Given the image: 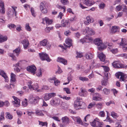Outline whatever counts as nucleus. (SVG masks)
I'll return each instance as SVG.
<instances>
[{"label": "nucleus", "instance_id": "nucleus-1", "mask_svg": "<svg viewBox=\"0 0 127 127\" xmlns=\"http://www.w3.org/2000/svg\"><path fill=\"white\" fill-rule=\"evenodd\" d=\"M81 99H79L77 98L74 103V106L76 110L79 109H85L86 107V105L84 102L81 101Z\"/></svg>", "mask_w": 127, "mask_h": 127}, {"label": "nucleus", "instance_id": "nucleus-2", "mask_svg": "<svg viewBox=\"0 0 127 127\" xmlns=\"http://www.w3.org/2000/svg\"><path fill=\"white\" fill-rule=\"evenodd\" d=\"M94 43L97 45L98 50L99 51H102L106 48V46L103 43L102 41L99 38L96 39L94 41Z\"/></svg>", "mask_w": 127, "mask_h": 127}, {"label": "nucleus", "instance_id": "nucleus-3", "mask_svg": "<svg viewBox=\"0 0 127 127\" xmlns=\"http://www.w3.org/2000/svg\"><path fill=\"white\" fill-rule=\"evenodd\" d=\"M20 48L18 47L13 50V53H9V56L12 58V60H16V58L15 55L18 56L20 53Z\"/></svg>", "mask_w": 127, "mask_h": 127}, {"label": "nucleus", "instance_id": "nucleus-4", "mask_svg": "<svg viewBox=\"0 0 127 127\" xmlns=\"http://www.w3.org/2000/svg\"><path fill=\"white\" fill-rule=\"evenodd\" d=\"M113 66L114 67L117 68H124L125 66L124 64H121L119 61H115L112 64ZM125 68L127 67V65H126Z\"/></svg>", "mask_w": 127, "mask_h": 127}, {"label": "nucleus", "instance_id": "nucleus-5", "mask_svg": "<svg viewBox=\"0 0 127 127\" xmlns=\"http://www.w3.org/2000/svg\"><path fill=\"white\" fill-rule=\"evenodd\" d=\"M40 59L42 61L46 60L50 62L51 60L50 58L48 55L45 53H42L39 54Z\"/></svg>", "mask_w": 127, "mask_h": 127}, {"label": "nucleus", "instance_id": "nucleus-6", "mask_svg": "<svg viewBox=\"0 0 127 127\" xmlns=\"http://www.w3.org/2000/svg\"><path fill=\"white\" fill-rule=\"evenodd\" d=\"M116 77L118 78H119L120 76V81H123L125 82L126 81V75L124 73L121 72H119L115 74Z\"/></svg>", "mask_w": 127, "mask_h": 127}, {"label": "nucleus", "instance_id": "nucleus-7", "mask_svg": "<svg viewBox=\"0 0 127 127\" xmlns=\"http://www.w3.org/2000/svg\"><path fill=\"white\" fill-rule=\"evenodd\" d=\"M41 45L45 46L48 49H50L51 47V44L47 39H45L40 42Z\"/></svg>", "mask_w": 127, "mask_h": 127}, {"label": "nucleus", "instance_id": "nucleus-8", "mask_svg": "<svg viewBox=\"0 0 127 127\" xmlns=\"http://www.w3.org/2000/svg\"><path fill=\"white\" fill-rule=\"evenodd\" d=\"M27 70L29 72H30L32 73L33 75H34L36 72V68L35 65H33L27 67Z\"/></svg>", "mask_w": 127, "mask_h": 127}, {"label": "nucleus", "instance_id": "nucleus-9", "mask_svg": "<svg viewBox=\"0 0 127 127\" xmlns=\"http://www.w3.org/2000/svg\"><path fill=\"white\" fill-rule=\"evenodd\" d=\"M61 102L60 100L58 98H55L51 101V104L53 106H57L60 104Z\"/></svg>", "mask_w": 127, "mask_h": 127}, {"label": "nucleus", "instance_id": "nucleus-10", "mask_svg": "<svg viewBox=\"0 0 127 127\" xmlns=\"http://www.w3.org/2000/svg\"><path fill=\"white\" fill-rule=\"evenodd\" d=\"M47 6H46L45 4L43 2L40 3V8L42 13L45 14L47 12Z\"/></svg>", "mask_w": 127, "mask_h": 127}, {"label": "nucleus", "instance_id": "nucleus-11", "mask_svg": "<svg viewBox=\"0 0 127 127\" xmlns=\"http://www.w3.org/2000/svg\"><path fill=\"white\" fill-rule=\"evenodd\" d=\"M72 41L71 39L68 38L66 39L65 41V43L68 45H66L65 43L64 44V46L66 48H69L72 45Z\"/></svg>", "mask_w": 127, "mask_h": 127}, {"label": "nucleus", "instance_id": "nucleus-12", "mask_svg": "<svg viewBox=\"0 0 127 127\" xmlns=\"http://www.w3.org/2000/svg\"><path fill=\"white\" fill-rule=\"evenodd\" d=\"M13 97L14 100L12 101V102L14 106L16 107L19 106L20 105V100L14 96Z\"/></svg>", "mask_w": 127, "mask_h": 127}, {"label": "nucleus", "instance_id": "nucleus-13", "mask_svg": "<svg viewBox=\"0 0 127 127\" xmlns=\"http://www.w3.org/2000/svg\"><path fill=\"white\" fill-rule=\"evenodd\" d=\"M38 97H33L32 95H31L29 98L30 101L32 103L36 102L39 99Z\"/></svg>", "mask_w": 127, "mask_h": 127}, {"label": "nucleus", "instance_id": "nucleus-14", "mask_svg": "<svg viewBox=\"0 0 127 127\" xmlns=\"http://www.w3.org/2000/svg\"><path fill=\"white\" fill-rule=\"evenodd\" d=\"M86 19V21L84 22V23L87 25L92 23L94 21V19L90 16L87 17Z\"/></svg>", "mask_w": 127, "mask_h": 127}, {"label": "nucleus", "instance_id": "nucleus-15", "mask_svg": "<svg viewBox=\"0 0 127 127\" xmlns=\"http://www.w3.org/2000/svg\"><path fill=\"white\" fill-rule=\"evenodd\" d=\"M97 56L100 61L102 62L104 61L105 56L103 53L102 52H98L97 54Z\"/></svg>", "mask_w": 127, "mask_h": 127}, {"label": "nucleus", "instance_id": "nucleus-16", "mask_svg": "<svg viewBox=\"0 0 127 127\" xmlns=\"http://www.w3.org/2000/svg\"><path fill=\"white\" fill-rule=\"evenodd\" d=\"M61 23L62 26L64 27H67L70 25L69 21L65 20H62Z\"/></svg>", "mask_w": 127, "mask_h": 127}, {"label": "nucleus", "instance_id": "nucleus-17", "mask_svg": "<svg viewBox=\"0 0 127 127\" xmlns=\"http://www.w3.org/2000/svg\"><path fill=\"white\" fill-rule=\"evenodd\" d=\"M84 31L86 33H88L89 35H92L95 33L92 29L89 27L86 28Z\"/></svg>", "mask_w": 127, "mask_h": 127}, {"label": "nucleus", "instance_id": "nucleus-18", "mask_svg": "<svg viewBox=\"0 0 127 127\" xmlns=\"http://www.w3.org/2000/svg\"><path fill=\"white\" fill-rule=\"evenodd\" d=\"M4 4L2 1L0 0V12L2 14L5 13Z\"/></svg>", "mask_w": 127, "mask_h": 127}, {"label": "nucleus", "instance_id": "nucleus-19", "mask_svg": "<svg viewBox=\"0 0 127 127\" xmlns=\"http://www.w3.org/2000/svg\"><path fill=\"white\" fill-rule=\"evenodd\" d=\"M87 93L86 90L82 88L81 89V91L79 93V95L81 96H85L87 95Z\"/></svg>", "mask_w": 127, "mask_h": 127}, {"label": "nucleus", "instance_id": "nucleus-20", "mask_svg": "<svg viewBox=\"0 0 127 127\" xmlns=\"http://www.w3.org/2000/svg\"><path fill=\"white\" fill-rule=\"evenodd\" d=\"M120 27L116 26H113L111 29V32L113 33L118 32L119 31Z\"/></svg>", "mask_w": 127, "mask_h": 127}, {"label": "nucleus", "instance_id": "nucleus-21", "mask_svg": "<svg viewBox=\"0 0 127 127\" xmlns=\"http://www.w3.org/2000/svg\"><path fill=\"white\" fill-rule=\"evenodd\" d=\"M22 43L25 49H26L29 44V42L27 39H24L22 42Z\"/></svg>", "mask_w": 127, "mask_h": 127}, {"label": "nucleus", "instance_id": "nucleus-22", "mask_svg": "<svg viewBox=\"0 0 127 127\" xmlns=\"http://www.w3.org/2000/svg\"><path fill=\"white\" fill-rule=\"evenodd\" d=\"M0 75H1L4 78L6 81L7 82L8 80V78L6 73L3 70H1L0 71Z\"/></svg>", "mask_w": 127, "mask_h": 127}, {"label": "nucleus", "instance_id": "nucleus-23", "mask_svg": "<svg viewBox=\"0 0 127 127\" xmlns=\"http://www.w3.org/2000/svg\"><path fill=\"white\" fill-rule=\"evenodd\" d=\"M57 61L61 63L64 65H66L67 63V61L62 58H58Z\"/></svg>", "mask_w": 127, "mask_h": 127}, {"label": "nucleus", "instance_id": "nucleus-24", "mask_svg": "<svg viewBox=\"0 0 127 127\" xmlns=\"http://www.w3.org/2000/svg\"><path fill=\"white\" fill-rule=\"evenodd\" d=\"M83 3L84 4L89 6H91L94 4V2L90 1L89 0H83Z\"/></svg>", "mask_w": 127, "mask_h": 127}, {"label": "nucleus", "instance_id": "nucleus-25", "mask_svg": "<svg viewBox=\"0 0 127 127\" xmlns=\"http://www.w3.org/2000/svg\"><path fill=\"white\" fill-rule=\"evenodd\" d=\"M7 39V37L6 36H3L0 34V43H2L5 41Z\"/></svg>", "mask_w": 127, "mask_h": 127}, {"label": "nucleus", "instance_id": "nucleus-26", "mask_svg": "<svg viewBox=\"0 0 127 127\" xmlns=\"http://www.w3.org/2000/svg\"><path fill=\"white\" fill-rule=\"evenodd\" d=\"M93 55L92 54L87 53H86L85 55V56L86 58L88 59H91L93 58Z\"/></svg>", "mask_w": 127, "mask_h": 127}, {"label": "nucleus", "instance_id": "nucleus-27", "mask_svg": "<svg viewBox=\"0 0 127 127\" xmlns=\"http://www.w3.org/2000/svg\"><path fill=\"white\" fill-rule=\"evenodd\" d=\"M63 123L67 124L69 123V118L66 116H65L62 118Z\"/></svg>", "mask_w": 127, "mask_h": 127}, {"label": "nucleus", "instance_id": "nucleus-28", "mask_svg": "<svg viewBox=\"0 0 127 127\" xmlns=\"http://www.w3.org/2000/svg\"><path fill=\"white\" fill-rule=\"evenodd\" d=\"M15 76L16 75L13 73H11L10 81L11 82H14L15 81Z\"/></svg>", "mask_w": 127, "mask_h": 127}, {"label": "nucleus", "instance_id": "nucleus-29", "mask_svg": "<svg viewBox=\"0 0 127 127\" xmlns=\"http://www.w3.org/2000/svg\"><path fill=\"white\" fill-rule=\"evenodd\" d=\"M45 20L47 25L51 24L53 22V21L52 20H49L48 18L46 17L45 18Z\"/></svg>", "mask_w": 127, "mask_h": 127}, {"label": "nucleus", "instance_id": "nucleus-30", "mask_svg": "<svg viewBox=\"0 0 127 127\" xmlns=\"http://www.w3.org/2000/svg\"><path fill=\"white\" fill-rule=\"evenodd\" d=\"M97 123H98V121L95 119L90 124L93 127H96Z\"/></svg>", "mask_w": 127, "mask_h": 127}, {"label": "nucleus", "instance_id": "nucleus-31", "mask_svg": "<svg viewBox=\"0 0 127 127\" xmlns=\"http://www.w3.org/2000/svg\"><path fill=\"white\" fill-rule=\"evenodd\" d=\"M51 96L50 95V94H46L45 95L44 97V99L45 100H49L51 98Z\"/></svg>", "mask_w": 127, "mask_h": 127}, {"label": "nucleus", "instance_id": "nucleus-32", "mask_svg": "<svg viewBox=\"0 0 127 127\" xmlns=\"http://www.w3.org/2000/svg\"><path fill=\"white\" fill-rule=\"evenodd\" d=\"M124 4H122L121 5H119L117 6L116 7V9L117 11H121L123 7H124Z\"/></svg>", "mask_w": 127, "mask_h": 127}, {"label": "nucleus", "instance_id": "nucleus-33", "mask_svg": "<svg viewBox=\"0 0 127 127\" xmlns=\"http://www.w3.org/2000/svg\"><path fill=\"white\" fill-rule=\"evenodd\" d=\"M5 114L6 115V118L10 119H11L13 118L12 116L10 115V113L9 112H6V113Z\"/></svg>", "mask_w": 127, "mask_h": 127}, {"label": "nucleus", "instance_id": "nucleus-34", "mask_svg": "<svg viewBox=\"0 0 127 127\" xmlns=\"http://www.w3.org/2000/svg\"><path fill=\"white\" fill-rule=\"evenodd\" d=\"M108 78H104L103 80L101 82V84L103 86H106L107 85V81Z\"/></svg>", "mask_w": 127, "mask_h": 127}, {"label": "nucleus", "instance_id": "nucleus-35", "mask_svg": "<svg viewBox=\"0 0 127 127\" xmlns=\"http://www.w3.org/2000/svg\"><path fill=\"white\" fill-rule=\"evenodd\" d=\"M12 7L13 9V10L12 11L13 12L12 16H13V15L14 14L15 16H16L17 15L16 14L17 12L16 10V9L17 8V7H16L12 6Z\"/></svg>", "mask_w": 127, "mask_h": 127}, {"label": "nucleus", "instance_id": "nucleus-36", "mask_svg": "<svg viewBox=\"0 0 127 127\" xmlns=\"http://www.w3.org/2000/svg\"><path fill=\"white\" fill-rule=\"evenodd\" d=\"M76 120L77 123L80 124H81L82 125H83L84 124L82 123V121L81 120L80 118L79 117H77L76 118Z\"/></svg>", "mask_w": 127, "mask_h": 127}, {"label": "nucleus", "instance_id": "nucleus-37", "mask_svg": "<svg viewBox=\"0 0 127 127\" xmlns=\"http://www.w3.org/2000/svg\"><path fill=\"white\" fill-rule=\"evenodd\" d=\"M110 90L106 88H104L103 90L104 94L106 95L109 94L110 93Z\"/></svg>", "mask_w": 127, "mask_h": 127}, {"label": "nucleus", "instance_id": "nucleus-38", "mask_svg": "<svg viewBox=\"0 0 127 127\" xmlns=\"http://www.w3.org/2000/svg\"><path fill=\"white\" fill-rule=\"evenodd\" d=\"M76 54L77 55V56H76V58H80L83 56V55L81 52H77Z\"/></svg>", "mask_w": 127, "mask_h": 127}, {"label": "nucleus", "instance_id": "nucleus-39", "mask_svg": "<svg viewBox=\"0 0 127 127\" xmlns=\"http://www.w3.org/2000/svg\"><path fill=\"white\" fill-rule=\"evenodd\" d=\"M22 105L24 106H26L28 105V102H27V99L25 98V100L23 101L22 103Z\"/></svg>", "mask_w": 127, "mask_h": 127}, {"label": "nucleus", "instance_id": "nucleus-40", "mask_svg": "<svg viewBox=\"0 0 127 127\" xmlns=\"http://www.w3.org/2000/svg\"><path fill=\"white\" fill-rule=\"evenodd\" d=\"M36 85L37 86L36 88H35V89H34V90H35L36 91V92H43V89H38V87L37 85V84H36Z\"/></svg>", "mask_w": 127, "mask_h": 127}, {"label": "nucleus", "instance_id": "nucleus-41", "mask_svg": "<svg viewBox=\"0 0 127 127\" xmlns=\"http://www.w3.org/2000/svg\"><path fill=\"white\" fill-rule=\"evenodd\" d=\"M39 122V124L41 125L42 126H46L47 127V122H43L42 121H38Z\"/></svg>", "mask_w": 127, "mask_h": 127}, {"label": "nucleus", "instance_id": "nucleus-42", "mask_svg": "<svg viewBox=\"0 0 127 127\" xmlns=\"http://www.w3.org/2000/svg\"><path fill=\"white\" fill-rule=\"evenodd\" d=\"M125 40L126 39H124V40L123 38H122L121 39V41L120 43V45L121 46H124V45L127 46V43H125Z\"/></svg>", "mask_w": 127, "mask_h": 127}, {"label": "nucleus", "instance_id": "nucleus-43", "mask_svg": "<svg viewBox=\"0 0 127 127\" xmlns=\"http://www.w3.org/2000/svg\"><path fill=\"white\" fill-rule=\"evenodd\" d=\"M96 104L95 102H93L91 103L88 106V108H90L93 107Z\"/></svg>", "mask_w": 127, "mask_h": 127}, {"label": "nucleus", "instance_id": "nucleus-44", "mask_svg": "<svg viewBox=\"0 0 127 127\" xmlns=\"http://www.w3.org/2000/svg\"><path fill=\"white\" fill-rule=\"evenodd\" d=\"M111 114L112 116L114 118H116L118 117L117 114L113 111L111 112Z\"/></svg>", "mask_w": 127, "mask_h": 127}, {"label": "nucleus", "instance_id": "nucleus-45", "mask_svg": "<svg viewBox=\"0 0 127 127\" xmlns=\"http://www.w3.org/2000/svg\"><path fill=\"white\" fill-rule=\"evenodd\" d=\"M99 6L100 9H102L104 8L105 4L103 2H102L99 4Z\"/></svg>", "mask_w": 127, "mask_h": 127}, {"label": "nucleus", "instance_id": "nucleus-46", "mask_svg": "<svg viewBox=\"0 0 127 127\" xmlns=\"http://www.w3.org/2000/svg\"><path fill=\"white\" fill-rule=\"evenodd\" d=\"M61 2L64 5H66L69 2L67 0H61Z\"/></svg>", "mask_w": 127, "mask_h": 127}, {"label": "nucleus", "instance_id": "nucleus-47", "mask_svg": "<svg viewBox=\"0 0 127 127\" xmlns=\"http://www.w3.org/2000/svg\"><path fill=\"white\" fill-rule=\"evenodd\" d=\"M63 90L66 92L67 94H68L70 93V92L69 88H65L63 89Z\"/></svg>", "mask_w": 127, "mask_h": 127}, {"label": "nucleus", "instance_id": "nucleus-48", "mask_svg": "<svg viewBox=\"0 0 127 127\" xmlns=\"http://www.w3.org/2000/svg\"><path fill=\"white\" fill-rule=\"evenodd\" d=\"M7 26L10 29H11L12 28H14L16 27V26L15 25L13 24H8Z\"/></svg>", "mask_w": 127, "mask_h": 127}, {"label": "nucleus", "instance_id": "nucleus-49", "mask_svg": "<svg viewBox=\"0 0 127 127\" xmlns=\"http://www.w3.org/2000/svg\"><path fill=\"white\" fill-rule=\"evenodd\" d=\"M102 67H103L104 70V72H108L109 70V68L106 66L102 65Z\"/></svg>", "mask_w": 127, "mask_h": 127}, {"label": "nucleus", "instance_id": "nucleus-50", "mask_svg": "<svg viewBox=\"0 0 127 127\" xmlns=\"http://www.w3.org/2000/svg\"><path fill=\"white\" fill-rule=\"evenodd\" d=\"M79 79L80 80L82 81H88L89 79L88 78H86L85 77H79Z\"/></svg>", "mask_w": 127, "mask_h": 127}, {"label": "nucleus", "instance_id": "nucleus-51", "mask_svg": "<svg viewBox=\"0 0 127 127\" xmlns=\"http://www.w3.org/2000/svg\"><path fill=\"white\" fill-rule=\"evenodd\" d=\"M56 7L59 9H63V12H64L65 11V6L62 7L61 6L59 5H56Z\"/></svg>", "mask_w": 127, "mask_h": 127}, {"label": "nucleus", "instance_id": "nucleus-52", "mask_svg": "<svg viewBox=\"0 0 127 127\" xmlns=\"http://www.w3.org/2000/svg\"><path fill=\"white\" fill-rule=\"evenodd\" d=\"M25 28L28 31H31V28L29 26V23H28L26 24L25 26Z\"/></svg>", "mask_w": 127, "mask_h": 127}, {"label": "nucleus", "instance_id": "nucleus-53", "mask_svg": "<svg viewBox=\"0 0 127 127\" xmlns=\"http://www.w3.org/2000/svg\"><path fill=\"white\" fill-rule=\"evenodd\" d=\"M96 106L98 109H101L102 108V105L101 103H99L96 104Z\"/></svg>", "mask_w": 127, "mask_h": 127}, {"label": "nucleus", "instance_id": "nucleus-54", "mask_svg": "<svg viewBox=\"0 0 127 127\" xmlns=\"http://www.w3.org/2000/svg\"><path fill=\"white\" fill-rule=\"evenodd\" d=\"M57 79H55L54 81V84L55 85L57 86L60 84V81Z\"/></svg>", "mask_w": 127, "mask_h": 127}, {"label": "nucleus", "instance_id": "nucleus-55", "mask_svg": "<svg viewBox=\"0 0 127 127\" xmlns=\"http://www.w3.org/2000/svg\"><path fill=\"white\" fill-rule=\"evenodd\" d=\"M53 29V27H46V28L45 29V30L46 32L48 33L49 32L50 30H52Z\"/></svg>", "mask_w": 127, "mask_h": 127}, {"label": "nucleus", "instance_id": "nucleus-56", "mask_svg": "<svg viewBox=\"0 0 127 127\" xmlns=\"http://www.w3.org/2000/svg\"><path fill=\"white\" fill-rule=\"evenodd\" d=\"M105 115V113L103 111H101L99 112V115L100 116L103 117Z\"/></svg>", "mask_w": 127, "mask_h": 127}, {"label": "nucleus", "instance_id": "nucleus-57", "mask_svg": "<svg viewBox=\"0 0 127 127\" xmlns=\"http://www.w3.org/2000/svg\"><path fill=\"white\" fill-rule=\"evenodd\" d=\"M96 125V127H103V124L102 123L99 122L98 121V123Z\"/></svg>", "mask_w": 127, "mask_h": 127}, {"label": "nucleus", "instance_id": "nucleus-58", "mask_svg": "<svg viewBox=\"0 0 127 127\" xmlns=\"http://www.w3.org/2000/svg\"><path fill=\"white\" fill-rule=\"evenodd\" d=\"M37 71V72L36 74L37 76L38 77H40L42 75V72L41 69H40L39 70L38 72Z\"/></svg>", "mask_w": 127, "mask_h": 127}, {"label": "nucleus", "instance_id": "nucleus-59", "mask_svg": "<svg viewBox=\"0 0 127 127\" xmlns=\"http://www.w3.org/2000/svg\"><path fill=\"white\" fill-rule=\"evenodd\" d=\"M101 98L98 96H95L93 97V99L96 101L99 100Z\"/></svg>", "mask_w": 127, "mask_h": 127}, {"label": "nucleus", "instance_id": "nucleus-60", "mask_svg": "<svg viewBox=\"0 0 127 127\" xmlns=\"http://www.w3.org/2000/svg\"><path fill=\"white\" fill-rule=\"evenodd\" d=\"M67 79L68 80V81L69 82H70V81L72 80V77L71 75H70L68 76L67 78Z\"/></svg>", "mask_w": 127, "mask_h": 127}, {"label": "nucleus", "instance_id": "nucleus-61", "mask_svg": "<svg viewBox=\"0 0 127 127\" xmlns=\"http://www.w3.org/2000/svg\"><path fill=\"white\" fill-rule=\"evenodd\" d=\"M103 73L104 75L106 77L105 78H108V77L109 73L108 72H104Z\"/></svg>", "mask_w": 127, "mask_h": 127}, {"label": "nucleus", "instance_id": "nucleus-62", "mask_svg": "<svg viewBox=\"0 0 127 127\" xmlns=\"http://www.w3.org/2000/svg\"><path fill=\"white\" fill-rule=\"evenodd\" d=\"M58 71L56 72V73H62L63 71H62V70L61 69L60 67L58 66Z\"/></svg>", "mask_w": 127, "mask_h": 127}, {"label": "nucleus", "instance_id": "nucleus-63", "mask_svg": "<svg viewBox=\"0 0 127 127\" xmlns=\"http://www.w3.org/2000/svg\"><path fill=\"white\" fill-rule=\"evenodd\" d=\"M87 39L86 37L84 38L83 39H81L80 40V41L81 42H82L83 43L84 42H87L86 41V39Z\"/></svg>", "mask_w": 127, "mask_h": 127}, {"label": "nucleus", "instance_id": "nucleus-64", "mask_svg": "<svg viewBox=\"0 0 127 127\" xmlns=\"http://www.w3.org/2000/svg\"><path fill=\"white\" fill-rule=\"evenodd\" d=\"M120 124V122H117L115 124V127H121L122 126Z\"/></svg>", "mask_w": 127, "mask_h": 127}]
</instances>
